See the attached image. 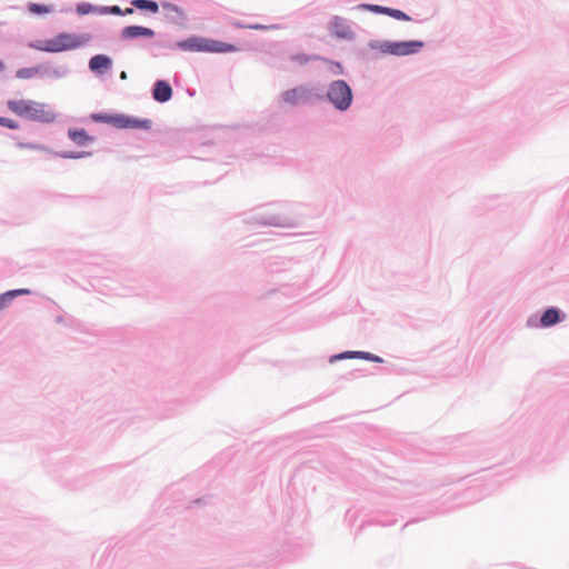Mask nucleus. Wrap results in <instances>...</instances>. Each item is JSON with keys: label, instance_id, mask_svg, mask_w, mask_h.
<instances>
[{"label": "nucleus", "instance_id": "nucleus-1", "mask_svg": "<svg viewBox=\"0 0 569 569\" xmlns=\"http://www.w3.org/2000/svg\"><path fill=\"white\" fill-rule=\"evenodd\" d=\"M7 106L9 110L16 116L34 122L52 123L58 117L57 112L49 103L36 100H9Z\"/></svg>", "mask_w": 569, "mask_h": 569}, {"label": "nucleus", "instance_id": "nucleus-2", "mask_svg": "<svg viewBox=\"0 0 569 569\" xmlns=\"http://www.w3.org/2000/svg\"><path fill=\"white\" fill-rule=\"evenodd\" d=\"M90 40L91 36L88 33L74 34L61 32L51 39L38 41L33 44V48L44 52L57 53L79 49L90 42Z\"/></svg>", "mask_w": 569, "mask_h": 569}, {"label": "nucleus", "instance_id": "nucleus-3", "mask_svg": "<svg viewBox=\"0 0 569 569\" xmlns=\"http://www.w3.org/2000/svg\"><path fill=\"white\" fill-rule=\"evenodd\" d=\"M178 46L180 49L186 51H202L210 53H229L238 50L234 44L203 37H190L178 42Z\"/></svg>", "mask_w": 569, "mask_h": 569}, {"label": "nucleus", "instance_id": "nucleus-4", "mask_svg": "<svg viewBox=\"0 0 569 569\" xmlns=\"http://www.w3.org/2000/svg\"><path fill=\"white\" fill-rule=\"evenodd\" d=\"M327 99L339 111H346L352 103V90L343 80H336L329 84Z\"/></svg>", "mask_w": 569, "mask_h": 569}, {"label": "nucleus", "instance_id": "nucleus-5", "mask_svg": "<svg viewBox=\"0 0 569 569\" xmlns=\"http://www.w3.org/2000/svg\"><path fill=\"white\" fill-rule=\"evenodd\" d=\"M312 92L306 87H297L287 90L282 93V99L286 103L296 106L300 103H307L311 100Z\"/></svg>", "mask_w": 569, "mask_h": 569}, {"label": "nucleus", "instance_id": "nucleus-6", "mask_svg": "<svg viewBox=\"0 0 569 569\" xmlns=\"http://www.w3.org/2000/svg\"><path fill=\"white\" fill-rule=\"evenodd\" d=\"M422 47L420 41H403L387 44V51L396 56H406L417 52Z\"/></svg>", "mask_w": 569, "mask_h": 569}, {"label": "nucleus", "instance_id": "nucleus-7", "mask_svg": "<svg viewBox=\"0 0 569 569\" xmlns=\"http://www.w3.org/2000/svg\"><path fill=\"white\" fill-rule=\"evenodd\" d=\"M112 66V61L108 56L96 54L89 61V68L92 72L102 73L108 71Z\"/></svg>", "mask_w": 569, "mask_h": 569}, {"label": "nucleus", "instance_id": "nucleus-8", "mask_svg": "<svg viewBox=\"0 0 569 569\" xmlns=\"http://www.w3.org/2000/svg\"><path fill=\"white\" fill-rule=\"evenodd\" d=\"M330 31L338 38L348 39L352 36L350 27L341 18H333L330 22Z\"/></svg>", "mask_w": 569, "mask_h": 569}, {"label": "nucleus", "instance_id": "nucleus-9", "mask_svg": "<svg viewBox=\"0 0 569 569\" xmlns=\"http://www.w3.org/2000/svg\"><path fill=\"white\" fill-rule=\"evenodd\" d=\"M121 36L124 39H133L138 37L152 38L154 36V31L146 27L129 26L122 29Z\"/></svg>", "mask_w": 569, "mask_h": 569}, {"label": "nucleus", "instance_id": "nucleus-10", "mask_svg": "<svg viewBox=\"0 0 569 569\" xmlns=\"http://www.w3.org/2000/svg\"><path fill=\"white\" fill-rule=\"evenodd\" d=\"M172 97V89L168 82L159 80L154 84L153 99L159 102H167Z\"/></svg>", "mask_w": 569, "mask_h": 569}, {"label": "nucleus", "instance_id": "nucleus-11", "mask_svg": "<svg viewBox=\"0 0 569 569\" xmlns=\"http://www.w3.org/2000/svg\"><path fill=\"white\" fill-rule=\"evenodd\" d=\"M68 136L77 144H86L93 140L84 129H70Z\"/></svg>", "mask_w": 569, "mask_h": 569}, {"label": "nucleus", "instance_id": "nucleus-12", "mask_svg": "<svg viewBox=\"0 0 569 569\" xmlns=\"http://www.w3.org/2000/svg\"><path fill=\"white\" fill-rule=\"evenodd\" d=\"M559 321V311L557 309H548L541 316L540 322L543 327H550Z\"/></svg>", "mask_w": 569, "mask_h": 569}, {"label": "nucleus", "instance_id": "nucleus-13", "mask_svg": "<svg viewBox=\"0 0 569 569\" xmlns=\"http://www.w3.org/2000/svg\"><path fill=\"white\" fill-rule=\"evenodd\" d=\"M355 357L367 359V360L375 361V362H382V359L380 357L371 355L369 352H351V351H349V352H345L339 356H336L335 358L343 359V358H355Z\"/></svg>", "mask_w": 569, "mask_h": 569}, {"label": "nucleus", "instance_id": "nucleus-14", "mask_svg": "<svg viewBox=\"0 0 569 569\" xmlns=\"http://www.w3.org/2000/svg\"><path fill=\"white\" fill-rule=\"evenodd\" d=\"M132 6L140 10H148L152 13H157L159 11L158 3L152 0H133Z\"/></svg>", "mask_w": 569, "mask_h": 569}, {"label": "nucleus", "instance_id": "nucleus-15", "mask_svg": "<svg viewBox=\"0 0 569 569\" xmlns=\"http://www.w3.org/2000/svg\"><path fill=\"white\" fill-rule=\"evenodd\" d=\"M41 72V67L21 68L17 71L16 76L19 79H32Z\"/></svg>", "mask_w": 569, "mask_h": 569}, {"label": "nucleus", "instance_id": "nucleus-16", "mask_svg": "<svg viewBox=\"0 0 569 569\" xmlns=\"http://www.w3.org/2000/svg\"><path fill=\"white\" fill-rule=\"evenodd\" d=\"M151 121L148 119L140 120L134 118L128 117V126L127 128H142V129H150Z\"/></svg>", "mask_w": 569, "mask_h": 569}, {"label": "nucleus", "instance_id": "nucleus-17", "mask_svg": "<svg viewBox=\"0 0 569 569\" xmlns=\"http://www.w3.org/2000/svg\"><path fill=\"white\" fill-rule=\"evenodd\" d=\"M30 291L28 289H19L7 292L6 295L0 296V310H2L6 306L7 298H13L18 295H28Z\"/></svg>", "mask_w": 569, "mask_h": 569}, {"label": "nucleus", "instance_id": "nucleus-18", "mask_svg": "<svg viewBox=\"0 0 569 569\" xmlns=\"http://www.w3.org/2000/svg\"><path fill=\"white\" fill-rule=\"evenodd\" d=\"M29 11L34 14H43L49 13L52 11V9L48 6L38 4V3H31L29 6Z\"/></svg>", "mask_w": 569, "mask_h": 569}, {"label": "nucleus", "instance_id": "nucleus-19", "mask_svg": "<svg viewBox=\"0 0 569 569\" xmlns=\"http://www.w3.org/2000/svg\"><path fill=\"white\" fill-rule=\"evenodd\" d=\"M386 14L390 16L397 20H405V21L410 20V17L407 13H405L403 11L398 10V9L388 8Z\"/></svg>", "mask_w": 569, "mask_h": 569}, {"label": "nucleus", "instance_id": "nucleus-20", "mask_svg": "<svg viewBox=\"0 0 569 569\" xmlns=\"http://www.w3.org/2000/svg\"><path fill=\"white\" fill-rule=\"evenodd\" d=\"M113 126L118 128H127L128 126V117L116 114L112 117V123Z\"/></svg>", "mask_w": 569, "mask_h": 569}, {"label": "nucleus", "instance_id": "nucleus-21", "mask_svg": "<svg viewBox=\"0 0 569 569\" xmlns=\"http://www.w3.org/2000/svg\"><path fill=\"white\" fill-rule=\"evenodd\" d=\"M0 126L9 128V129H18L19 128V123L17 121L9 119V118H3V117L1 118Z\"/></svg>", "mask_w": 569, "mask_h": 569}, {"label": "nucleus", "instance_id": "nucleus-22", "mask_svg": "<svg viewBox=\"0 0 569 569\" xmlns=\"http://www.w3.org/2000/svg\"><path fill=\"white\" fill-rule=\"evenodd\" d=\"M112 117L113 116L103 114V113L92 116L93 120L100 121V122H107V123H112Z\"/></svg>", "mask_w": 569, "mask_h": 569}, {"label": "nucleus", "instance_id": "nucleus-23", "mask_svg": "<svg viewBox=\"0 0 569 569\" xmlns=\"http://www.w3.org/2000/svg\"><path fill=\"white\" fill-rule=\"evenodd\" d=\"M367 9L376 12V13H387L388 7H381V6H373V4H367L365 6Z\"/></svg>", "mask_w": 569, "mask_h": 569}, {"label": "nucleus", "instance_id": "nucleus-24", "mask_svg": "<svg viewBox=\"0 0 569 569\" xmlns=\"http://www.w3.org/2000/svg\"><path fill=\"white\" fill-rule=\"evenodd\" d=\"M110 12L113 13V14H121L122 13L120 7H118V6L111 7Z\"/></svg>", "mask_w": 569, "mask_h": 569}, {"label": "nucleus", "instance_id": "nucleus-25", "mask_svg": "<svg viewBox=\"0 0 569 569\" xmlns=\"http://www.w3.org/2000/svg\"><path fill=\"white\" fill-rule=\"evenodd\" d=\"M296 59L301 63L307 61V58H305V56L296 57Z\"/></svg>", "mask_w": 569, "mask_h": 569}, {"label": "nucleus", "instance_id": "nucleus-26", "mask_svg": "<svg viewBox=\"0 0 569 569\" xmlns=\"http://www.w3.org/2000/svg\"><path fill=\"white\" fill-rule=\"evenodd\" d=\"M122 13L123 14H132L133 13V9L127 8Z\"/></svg>", "mask_w": 569, "mask_h": 569}, {"label": "nucleus", "instance_id": "nucleus-27", "mask_svg": "<svg viewBox=\"0 0 569 569\" xmlns=\"http://www.w3.org/2000/svg\"><path fill=\"white\" fill-rule=\"evenodd\" d=\"M4 70V64L2 61H0V72H2Z\"/></svg>", "mask_w": 569, "mask_h": 569}, {"label": "nucleus", "instance_id": "nucleus-28", "mask_svg": "<svg viewBox=\"0 0 569 569\" xmlns=\"http://www.w3.org/2000/svg\"><path fill=\"white\" fill-rule=\"evenodd\" d=\"M68 158H78L77 156L69 154Z\"/></svg>", "mask_w": 569, "mask_h": 569}, {"label": "nucleus", "instance_id": "nucleus-29", "mask_svg": "<svg viewBox=\"0 0 569 569\" xmlns=\"http://www.w3.org/2000/svg\"><path fill=\"white\" fill-rule=\"evenodd\" d=\"M121 78H123V79L126 78V72L121 73Z\"/></svg>", "mask_w": 569, "mask_h": 569}]
</instances>
